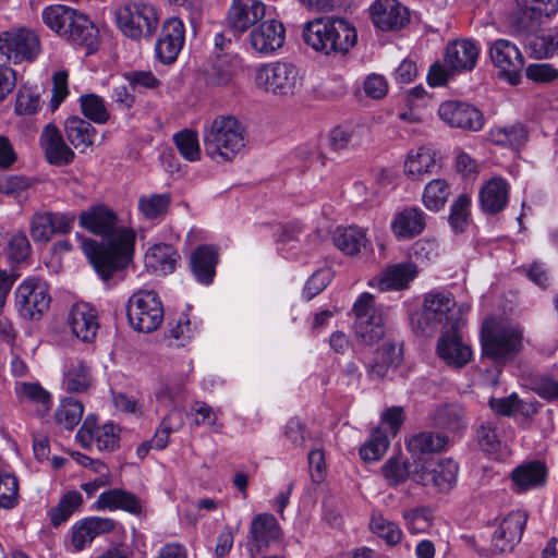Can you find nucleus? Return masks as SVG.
<instances>
[{
	"label": "nucleus",
	"mask_w": 558,
	"mask_h": 558,
	"mask_svg": "<svg viewBox=\"0 0 558 558\" xmlns=\"http://www.w3.org/2000/svg\"><path fill=\"white\" fill-rule=\"evenodd\" d=\"M51 296L48 284L38 278H27L15 290V306L21 317L39 320L49 310Z\"/></svg>",
	"instance_id": "1a4fd4ad"
},
{
	"label": "nucleus",
	"mask_w": 558,
	"mask_h": 558,
	"mask_svg": "<svg viewBox=\"0 0 558 558\" xmlns=\"http://www.w3.org/2000/svg\"><path fill=\"white\" fill-rule=\"evenodd\" d=\"M68 325L76 338L92 342L99 328L97 312L87 303H76L69 312Z\"/></svg>",
	"instance_id": "5701e85b"
},
{
	"label": "nucleus",
	"mask_w": 558,
	"mask_h": 558,
	"mask_svg": "<svg viewBox=\"0 0 558 558\" xmlns=\"http://www.w3.org/2000/svg\"><path fill=\"white\" fill-rule=\"evenodd\" d=\"M438 116L450 128L477 132L484 125L483 113L473 105L459 100L441 102Z\"/></svg>",
	"instance_id": "ddd939ff"
},
{
	"label": "nucleus",
	"mask_w": 558,
	"mask_h": 558,
	"mask_svg": "<svg viewBox=\"0 0 558 558\" xmlns=\"http://www.w3.org/2000/svg\"><path fill=\"white\" fill-rule=\"evenodd\" d=\"M389 439L380 429H374L369 439L361 447L360 456L366 462L378 461L387 451Z\"/></svg>",
	"instance_id": "864d4df0"
},
{
	"label": "nucleus",
	"mask_w": 558,
	"mask_h": 558,
	"mask_svg": "<svg viewBox=\"0 0 558 558\" xmlns=\"http://www.w3.org/2000/svg\"><path fill=\"white\" fill-rule=\"evenodd\" d=\"M416 276V268L411 263L397 264L388 267L377 280L380 291L401 290Z\"/></svg>",
	"instance_id": "e433bc0d"
},
{
	"label": "nucleus",
	"mask_w": 558,
	"mask_h": 558,
	"mask_svg": "<svg viewBox=\"0 0 558 558\" xmlns=\"http://www.w3.org/2000/svg\"><path fill=\"white\" fill-rule=\"evenodd\" d=\"M78 222L89 232L104 238L100 244L89 239L82 241L83 252L104 281L128 267L133 258L136 234L131 228L118 226L113 210L98 205L82 211Z\"/></svg>",
	"instance_id": "f257e3e1"
},
{
	"label": "nucleus",
	"mask_w": 558,
	"mask_h": 558,
	"mask_svg": "<svg viewBox=\"0 0 558 558\" xmlns=\"http://www.w3.org/2000/svg\"><path fill=\"white\" fill-rule=\"evenodd\" d=\"M489 56L500 73L515 85L524 66V59L518 47L509 40L497 39L489 48Z\"/></svg>",
	"instance_id": "dca6fc26"
},
{
	"label": "nucleus",
	"mask_w": 558,
	"mask_h": 558,
	"mask_svg": "<svg viewBox=\"0 0 558 558\" xmlns=\"http://www.w3.org/2000/svg\"><path fill=\"white\" fill-rule=\"evenodd\" d=\"M19 504V480L9 471H0V508L12 509Z\"/></svg>",
	"instance_id": "6e6d98bb"
},
{
	"label": "nucleus",
	"mask_w": 558,
	"mask_h": 558,
	"mask_svg": "<svg viewBox=\"0 0 558 558\" xmlns=\"http://www.w3.org/2000/svg\"><path fill=\"white\" fill-rule=\"evenodd\" d=\"M369 526L374 533L385 539L389 545H397L401 541L402 532L400 527L396 523L386 520L380 514H373Z\"/></svg>",
	"instance_id": "13d9d810"
},
{
	"label": "nucleus",
	"mask_w": 558,
	"mask_h": 558,
	"mask_svg": "<svg viewBox=\"0 0 558 558\" xmlns=\"http://www.w3.org/2000/svg\"><path fill=\"white\" fill-rule=\"evenodd\" d=\"M170 203L168 193L143 195L138 198V210L146 219L155 220L167 213Z\"/></svg>",
	"instance_id": "8fccbe9b"
},
{
	"label": "nucleus",
	"mask_w": 558,
	"mask_h": 558,
	"mask_svg": "<svg viewBox=\"0 0 558 558\" xmlns=\"http://www.w3.org/2000/svg\"><path fill=\"white\" fill-rule=\"evenodd\" d=\"M83 412L84 407L78 400L64 398L57 408L54 421L65 429H73L80 423Z\"/></svg>",
	"instance_id": "de8ad7c7"
},
{
	"label": "nucleus",
	"mask_w": 558,
	"mask_h": 558,
	"mask_svg": "<svg viewBox=\"0 0 558 558\" xmlns=\"http://www.w3.org/2000/svg\"><path fill=\"white\" fill-rule=\"evenodd\" d=\"M32 246L28 238L24 232L14 233L8 243V256L9 258L20 264L27 259L31 255Z\"/></svg>",
	"instance_id": "680f3d73"
},
{
	"label": "nucleus",
	"mask_w": 558,
	"mask_h": 558,
	"mask_svg": "<svg viewBox=\"0 0 558 558\" xmlns=\"http://www.w3.org/2000/svg\"><path fill=\"white\" fill-rule=\"evenodd\" d=\"M437 354L448 366L461 368L471 361L472 350L462 341L458 330H448L438 339Z\"/></svg>",
	"instance_id": "4be33fe9"
},
{
	"label": "nucleus",
	"mask_w": 558,
	"mask_h": 558,
	"mask_svg": "<svg viewBox=\"0 0 558 558\" xmlns=\"http://www.w3.org/2000/svg\"><path fill=\"white\" fill-rule=\"evenodd\" d=\"M459 464L452 458H444L423 464L413 474V481L423 486H433L439 493L451 492L458 482Z\"/></svg>",
	"instance_id": "9b49d317"
},
{
	"label": "nucleus",
	"mask_w": 558,
	"mask_h": 558,
	"mask_svg": "<svg viewBox=\"0 0 558 558\" xmlns=\"http://www.w3.org/2000/svg\"><path fill=\"white\" fill-rule=\"evenodd\" d=\"M64 132L69 143L80 153H86L96 140V129L86 120L70 117L65 120Z\"/></svg>",
	"instance_id": "7c9ffc66"
},
{
	"label": "nucleus",
	"mask_w": 558,
	"mask_h": 558,
	"mask_svg": "<svg viewBox=\"0 0 558 558\" xmlns=\"http://www.w3.org/2000/svg\"><path fill=\"white\" fill-rule=\"evenodd\" d=\"M524 510H515L504 517L492 535L493 550L496 553L511 551L521 541L527 522Z\"/></svg>",
	"instance_id": "2eb2a0df"
},
{
	"label": "nucleus",
	"mask_w": 558,
	"mask_h": 558,
	"mask_svg": "<svg viewBox=\"0 0 558 558\" xmlns=\"http://www.w3.org/2000/svg\"><path fill=\"white\" fill-rule=\"evenodd\" d=\"M116 522L109 518L89 517L76 522L72 527L71 544L75 551L85 548L93 539L111 532Z\"/></svg>",
	"instance_id": "393cba45"
},
{
	"label": "nucleus",
	"mask_w": 558,
	"mask_h": 558,
	"mask_svg": "<svg viewBox=\"0 0 558 558\" xmlns=\"http://www.w3.org/2000/svg\"><path fill=\"white\" fill-rule=\"evenodd\" d=\"M332 270L328 267L316 270L306 281L303 296L310 301L319 294L331 281Z\"/></svg>",
	"instance_id": "052dcab7"
},
{
	"label": "nucleus",
	"mask_w": 558,
	"mask_h": 558,
	"mask_svg": "<svg viewBox=\"0 0 558 558\" xmlns=\"http://www.w3.org/2000/svg\"><path fill=\"white\" fill-rule=\"evenodd\" d=\"M330 145L335 150H341L347 148L350 144L357 145L360 140L357 138L356 131L350 128L339 126L330 133Z\"/></svg>",
	"instance_id": "774afa93"
},
{
	"label": "nucleus",
	"mask_w": 558,
	"mask_h": 558,
	"mask_svg": "<svg viewBox=\"0 0 558 558\" xmlns=\"http://www.w3.org/2000/svg\"><path fill=\"white\" fill-rule=\"evenodd\" d=\"M97 510H124L133 514L141 512L138 498L124 489L113 488L101 493L95 502Z\"/></svg>",
	"instance_id": "c756f323"
},
{
	"label": "nucleus",
	"mask_w": 558,
	"mask_h": 558,
	"mask_svg": "<svg viewBox=\"0 0 558 558\" xmlns=\"http://www.w3.org/2000/svg\"><path fill=\"white\" fill-rule=\"evenodd\" d=\"M179 254L168 244H155L145 254V266L156 275H167L174 270Z\"/></svg>",
	"instance_id": "f704fd0d"
},
{
	"label": "nucleus",
	"mask_w": 558,
	"mask_h": 558,
	"mask_svg": "<svg viewBox=\"0 0 558 558\" xmlns=\"http://www.w3.org/2000/svg\"><path fill=\"white\" fill-rule=\"evenodd\" d=\"M480 48L470 39L456 40L448 45L445 64L452 72L471 71L478 59Z\"/></svg>",
	"instance_id": "a878e982"
},
{
	"label": "nucleus",
	"mask_w": 558,
	"mask_h": 558,
	"mask_svg": "<svg viewBox=\"0 0 558 558\" xmlns=\"http://www.w3.org/2000/svg\"><path fill=\"white\" fill-rule=\"evenodd\" d=\"M286 41V27L275 19L256 24L252 27L247 43L252 50L268 56L279 50Z\"/></svg>",
	"instance_id": "4468645a"
},
{
	"label": "nucleus",
	"mask_w": 558,
	"mask_h": 558,
	"mask_svg": "<svg viewBox=\"0 0 558 558\" xmlns=\"http://www.w3.org/2000/svg\"><path fill=\"white\" fill-rule=\"evenodd\" d=\"M425 226V214L417 207L403 209L396 215L391 222L395 235L403 239H410L420 234Z\"/></svg>",
	"instance_id": "2f4dec72"
},
{
	"label": "nucleus",
	"mask_w": 558,
	"mask_h": 558,
	"mask_svg": "<svg viewBox=\"0 0 558 558\" xmlns=\"http://www.w3.org/2000/svg\"><path fill=\"white\" fill-rule=\"evenodd\" d=\"M509 197V185L502 178H492L480 191V201L482 209L490 215L501 211Z\"/></svg>",
	"instance_id": "c85d7f7f"
},
{
	"label": "nucleus",
	"mask_w": 558,
	"mask_h": 558,
	"mask_svg": "<svg viewBox=\"0 0 558 558\" xmlns=\"http://www.w3.org/2000/svg\"><path fill=\"white\" fill-rule=\"evenodd\" d=\"M330 47L332 53H345L352 48L357 39V34L352 24L345 19L327 17Z\"/></svg>",
	"instance_id": "72a5a7b5"
},
{
	"label": "nucleus",
	"mask_w": 558,
	"mask_h": 558,
	"mask_svg": "<svg viewBox=\"0 0 558 558\" xmlns=\"http://www.w3.org/2000/svg\"><path fill=\"white\" fill-rule=\"evenodd\" d=\"M185 39V29L181 20L170 17L162 24L160 35L155 45L157 59L163 64L173 63Z\"/></svg>",
	"instance_id": "a211bd4d"
},
{
	"label": "nucleus",
	"mask_w": 558,
	"mask_h": 558,
	"mask_svg": "<svg viewBox=\"0 0 558 558\" xmlns=\"http://www.w3.org/2000/svg\"><path fill=\"white\" fill-rule=\"evenodd\" d=\"M82 502L83 497L76 490L68 492L63 495L58 506L53 507L49 512L52 525L59 526L65 522L80 508Z\"/></svg>",
	"instance_id": "3c124183"
},
{
	"label": "nucleus",
	"mask_w": 558,
	"mask_h": 558,
	"mask_svg": "<svg viewBox=\"0 0 558 558\" xmlns=\"http://www.w3.org/2000/svg\"><path fill=\"white\" fill-rule=\"evenodd\" d=\"M435 167L434 154L425 147L410 151L404 161V172L412 180H422L425 174L432 173Z\"/></svg>",
	"instance_id": "4c0bfd02"
},
{
	"label": "nucleus",
	"mask_w": 558,
	"mask_h": 558,
	"mask_svg": "<svg viewBox=\"0 0 558 558\" xmlns=\"http://www.w3.org/2000/svg\"><path fill=\"white\" fill-rule=\"evenodd\" d=\"M373 24L381 31H398L410 20L407 8L397 0H376L369 9Z\"/></svg>",
	"instance_id": "aec40b11"
},
{
	"label": "nucleus",
	"mask_w": 558,
	"mask_h": 558,
	"mask_svg": "<svg viewBox=\"0 0 558 558\" xmlns=\"http://www.w3.org/2000/svg\"><path fill=\"white\" fill-rule=\"evenodd\" d=\"M511 488L517 494L544 486L546 482V468L538 461L526 462L511 471Z\"/></svg>",
	"instance_id": "bb28decb"
},
{
	"label": "nucleus",
	"mask_w": 558,
	"mask_h": 558,
	"mask_svg": "<svg viewBox=\"0 0 558 558\" xmlns=\"http://www.w3.org/2000/svg\"><path fill=\"white\" fill-rule=\"evenodd\" d=\"M327 19H317L308 22L303 29V40L311 46L314 50L325 54L332 53L330 47Z\"/></svg>",
	"instance_id": "ea45409f"
},
{
	"label": "nucleus",
	"mask_w": 558,
	"mask_h": 558,
	"mask_svg": "<svg viewBox=\"0 0 558 558\" xmlns=\"http://www.w3.org/2000/svg\"><path fill=\"white\" fill-rule=\"evenodd\" d=\"M126 314L135 330L151 332L163 320V306L154 291H138L130 298Z\"/></svg>",
	"instance_id": "6e6552de"
},
{
	"label": "nucleus",
	"mask_w": 558,
	"mask_h": 558,
	"mask_svg": "<svg viewBox=\"0 0 558 558\" xmlns=\"http://www.w3.org/2000/svg\"><path fill=\"white\" fill-rule=\"evenodd\" d=\"M434 425L440 429L458 433L466 427L465 410L458 403L438 407L433 414Z\"/></svg>",
	"instance_id": "c9c22d12"
},
{
	"label": "nucleus",
	"mask_w": 558,
	"mask_h": 558,
	"mask_svg": "<svg viewBox=\"0 0 558 558\" xmlns=\"http://www.w3.org/2000/svg\"><path fill=\"white\" fill-rule=\"evenodd\" d=\"M92 385L89 367L83 361L72 362L64 373L63 386L71 392H83Z\"/></svg>",
	"instance_id": "a18cd8bd"
},
{
	"label": "nucleus",
	"mask_w": 558,
	"mask_h": 558,
	"mask_svg": "<svg viewBox=\"0 0 558 558\" xmlns=\"http://www.w3.org/2000/svg\"><path fill=\"white\" fill-rule=\"evenodd\" d=\"M40 51L36 33L29 29H12L0 34V63L33 61Z\"/></svg>",
	"instance_id": "9d476101"
},
{
	"label": "nucleus",
	"mask_w": 558,
	"mask_h": 558,
	"mask_svg": "<svg viewBox=\"0 0 558 558\" xmlns=\"http://www.w3.org/2000/svg\"><path fill=\"white\" fill-rule=\"evenodd\" d=\"M381 475L390 486L403 483L409 476L408 463L400 457H390L380 469Z\"/></svg>",
	"instance_id": "bf43d9fd"
},
{
	"label": "nucleus",
	"mask_w": 558,
	"mask_h": 558,
	"mask_svg": "<svg viewBox=\"0 0 558 558\" xmlns=\"http://www.w3.org/2000/svg\"><path fill=\"white\" fill-rule=\"evenodd\" d=\"M75 45L86 47L88 51L96 49L98 43V29L94 23L83 13L75 11V16L69 23L63 36Z\"/></svg>",
	"instance_id": "cd10ccee"
},
{
	"label": "nucleus",
	"mask_w": 558,
	"mask_h": 558,
	"mask_svg": "<svg viewBox=\"0 0 558 558\" xmlns=\"http://www.w3.org/2000/svg\"><path fill=\"white\" fill-rule=\"evenodd\" d=\"M527 131L520 122L508 126H496L489 132L490 141L500 146L518 147L526 141Z\"/></svg>",
	"instance_id": "c03bdc74"
},
{
	"label": "nucleus",
	"mask_w": 558,
	"mask_h": 558,
	"mask_svg": "<svg viewBox=\"0 0 558 558\" xmlns=\"http://www.w3.org/2000/svg\"><path fill=\"white\" fill-rule=\"evenodd\" d=\"M254 85L265 94L281 99H290L301 92L303 75L301 70L292 62H268L255 69Z\"/></svg>",
	"instance_id": "39448f33"
},
{
	"label": "nucleus",
	"mask_w": 558,
	"mask_h": 558,
	"mask_svg": "<svg viewBox=\"0 0 558 558\" xmlns=\"http://www.w3.org/2000/svg\"><path fill=\"white\" fill-rule=\"evenodd\" d=\"M471 199L469 195L461 194L450 208L449 223L454 232H463L469 223Z\"/></svg>",
	"instance_id": "4d7b16f0"
},
{
	"label": "nucleus",
	"mask_w": 558,
	"mask_h": 558,
	"mask_svg": "<svg viewBox=\"0 0 558 558\" xmlns=\"http://www.w3.org/2000/svg\"><path fill=\"white\" fill-rule=\"evenodd\" d=\"M523 330L518 325L487 318L481 330L482 359L504 365L522 350Z\"/></svg>",
	"instance_id": "20e7f679"
},
{
	"label": "nucleus",
	"mask_w": 558,
	"mask_h": 558,
	"mask_svg": "<svg viewBox=\"0 0 558 558\" xmlns=\"http://www.w3.org/2000/svg\"><path fill=\"white\" fill-rule=\"evenodd\" d=\"M218 253L211 245H199L191 256V268L196 279L208 284L216 274Z\"/></svg>",
	"instance_id": "473e14b6"
},
{
	"label": "nucleus",
	"mask_w": 558,
	"mask_h": 558,
	"mask_svg": "<svg viewBox=\"0 0 558 558\" xmlns=\"http://www.w3.org/2000/svg\"><path fill=\"white\" fill-rule=\"evenodd\" d=\"M449 442L447 436L435 432H422L408 442V448L412 453H435L444 450Z\"/></svg>",
	"instance_id": "79ce46f5"
},
{
	"label": "nucleus",
	"mask_w": 558,
	"mask_h": 558,
	"mask_svg": "<svg viewBox=\"0 0 558 558\" xmlns=\"http://www.w3.org/2000/svg\"><path fill=\"white\" fill-rule=\"evenodd\" d=\"M463 311L449 291L433 290L425 294L422 310L411 317L416 333L432 336L438 331L459 330Z\"/></svg>",
	"instance_id": "f03ea898"
},
{
	"label": "nucleus",
	"mask_w": 558,
	"mask_h": 558,
	"mask_svg": "<svg viewBox=\"0 0 558 558\" xmlns=\"http://www.w3.org/2000/svg\"><path fill=\"white\" fill-rule=\"evenodd\" d=\"M21 402H31L38 405V412L45 414L50 410L51 396L37 383H22L15 388Z\"/></svg>",
	"instance_id": "37998d69"
},
{
	"label": "nucleus",
	"mask_w": 558,
	"mask_h": 558,
	"mask_svg": "<svg viewBox=\"0 0 558 558\" xmlns=\"http://www.w3.org/2000/svg\"><path fill=\"white\" fill-rule=\"evenodd\" d=\"M233 78L232 69L223 62L213 63L205 71V81L209 86L221 87L227 86Z\"/></svg>",
	"instance_id": "0e129e2a"
},
{
	"label": "nucleus",
	"mask_w": 558,
	"mask_h": 558,
	"mask_svg": "<svg viewBox=\"0 0 558 558\" xmlns=\"http://www.w3.org/2000/svg\"><path fill=\"white\" fill-rule=\"evenodd\" d=\"M40 144L50 165L66 166L75 157L73 149L64 142L61 132L53 124H48L44 129Z\"/></svg>",
	"instance_id": "b1692460"
},
{
	"label": "nucleus",
	"mask_w": 558,
	"mask_h": 558,
	"mask_svg": "<svg viewBox=\"0 0 558 558\" xmlns=\"http://www.w3.org/2000/svg\"><path fill=\"white\" fill-rule=\"evenodd\" d=\"M75 9L64 4H52L43 10L41 19L48 28L63 37L69 23L75 16Z\"/></svg>",
	"instance_id": "a19ab883"
},
{
	"label": "nucleus",
	"mask_w": 558,
	"mask_h": 558,
	"mask_svg": "<svg viewBox=\"0 0 558 558\" xmlns=\"http://www.w3.org/2000/svg\"><path fill=\"white\" fill-rule=\"evenodd\" d=\"M76 439L86 448L95 445L100 451H113L119 447V428L112 423L98 426L95 417L87 416L77 430Z\"/></svg>",
	"instance_id": "f3484780"
},
{
	"label": "nucleus",
	"mask_w": 558,
	"mask_h": 558,
	"mask_svg": "<svg viewBox=\"0 0 558 558\" xmlns=\"http://www.w3.org/2000/svg\"><path fill=\"white\" fill-rule=\"evenodd\" d=\"M450 194L451 189L447 181L444 179H435L426 184L422 202L427 209L437 211L445 206Z\"/></svg>",
	"instance_id": "49530a36"
},
{
	"label": "nucleus",
	"mask_w": 558,
	"mask_h": 558,
	"mask_svg": "<svg viewBox=\"0 0 558 558\" xmlns=\"http://www.w3.org/2000/svg\"><path fill=\"white\" fill-rule=\"evenodd\" d=\"M75 215L70 213L41 210L35 213L29 221V233L35 242L47 243L56 235L71 232Z\"/></svg>",
	"instance_id": "f8f14e48"
},
{
	"label": "nucleus",
	"mask_w": 558,
	"mask_h": 558,
	"mask_svg": "<svg viewBox=\"0 0 558 558\" xmlns=\"http://www.w3.org/2000/svg\"><path fill=\"white\" fill-rule=\"evenodd\" d=\"M192 409L195 413V425H208L214 428V432H221L223 425L218 421V412L215 411L209 404L203 401H196Z\"/></svg>",
	"instance_id": "e2e57ef3"
},
{
	"label": "nucleus",
	"mask_w": 558,
	"mask_h": 558,
	"mask_svg": "<svg viewBox=\"0 0 558 558\" xmlns=\"http://www.w3.org/2000/svg\"><path fill=\"white\" fill-rule=\"evenodd\" d=\"M247 130L229 114L217 116L203 131L206 155L216 162L232 161L246 146Z\"/></svg>",
	"instance_id": "7ed1b4c3"
},
{
	"label": "nucleus",
	"mask_w": 558,
	"mask_h": 558,
	"mask_svg": "<svg viewBox=\"0 0 558 558\" xmlns=\"http://www.w3.org/2000/svg\"><path fill=\"white\" fill-rule=\"evenodd\" d=\"M183 425L182 413L173 408L166 417L161 421L158 429L151 438V445L158 450H162L169 442V436L173 432H177Z\"/></svg>",
	"instance_id": "09e8293b"
},
{
	"label": "nucleus",
	"mask_w": 558,
	"mask_h": 558,
	"mask_svg": "<svg viewBox=\"0 0 558 558\" xmlns=\"http://www.w3.org/2000/svg\"><path fill=\"white\" fill-rule=\"evenodd\" d=\"M525 73L529 80L538 84L551 83L558 78V70L549 63L530 64Z\"/></svg>",
	"instance_id": "338daca9"
},
{
	"label": "nucleus",
	"mask_w": 558,
	"mask_h": 558,
	"mask_svg": "<svg viewBox=\"0 0 558 558\" xmlns=\"http://www.w3.org/2000/svg\"><path fill=\"white\" fill-rule=\"evenodd\" d=\"M173 142L185 160L194 162L201 159V146L196 131L182 130L173 135Z\"/></svg>",
	"instance_id": "603ef678"
},
{
	"label": "nucleus",
	"mask_w": 558,
	"mask_h": 558,
	"mask_svg": "<svg viewBox=\"0 0 558 558\" xmlns=\"http://www.w3.org/2000/svg\"><path fill=\"white\" fill-rule=\"evenodd\" d=\"M280 536L277 519L270 513L256 515L250 526L247 550L251 557L257 556L263 548L268 547Z\"/></svg>",
	"instance_id": "412c9836"
},
{
	"label": "nucleus",
	"mask_w": 558,
	"mask_h": 558,
	"mask_svg": "<svg viewBox=\"0 0 558 558\" xmlns=\"http://www.w3.org/2000/svg\"><path fill=\"white\" fill-rule=\"evenodd\" d=\"M402 517L410 532L421 533L429 525L430 512L426 507L421 506L404 511Z\"/></svg>",
	"instance_id": "69168bd1"
},
{
	"label": "nucleus",
	"mask_w": 558,
	"mask_h": 558,
	"mask_svg": "<svg viewBox=\"0 0 558 558\" xmlns=\"http://www.w3.org/2000/svg\"><path fill=\"white\" fill-rule=\"evenodd\" d=\"M355 315L354 332L356 339L365 345H373L385 336L381 310L375 305L374 296L364 292L353 305Z\"/></svg>",
	"instance_id": "0eeeda50"
},
{
	"label": "nucleus",
	"mask_w": 558,
	"mask_h": 558,
	"mask_svg": "<svg viewBox=\"0 0 558 558\" xmlns=\"http://www.w3.org/2000/svg\"><path fill=\"white\" fill-rule=\"evenodd\" d=\"M336 246L347 255L357 254L362 247H366L368 240L365 231L359 227H339L333 233Z\"/></svg>",
	"instance_id": "58836bf2"
},
{
	"label": "nucleus",
	"mask_w": 558,
	"mask_h": 558,
	"mask_svg": "<svg viewBox=\"0 0 558 558\" xmlns=\"http://www.w3.org/2000/svg\"><path fill=\"white\" fill-rule=\"evenodd\" d=\"M266 16V5L262 0H233L227 23L234 32L245 33Z\"/></svg>",
	"instance_id": "6ab92c4d"
},
{
	"label": "nucleus",
	"mask_w": 558,
	"mask_h": 558,
	"mask_svg": "<svg viewBox=\"0 0 558 558\" xmlns=\"http://www.w3.org/2000/svg\"><path fill=\"white\" fill-rule=\"evenodd\" d=\"M120 31L132 39L149 38L156 32L159 17L155 8L145 2H128L116 11Z\"/></svg>",
	"instance_id": "423d86ee"
},
{
	"label": "nucleus",
	"mask_w": 558,
	"mask_h": 558,
	"mask_svg": "<svg viewBox=\"0 0 558 558\" xmlns=\"http://www.w3.org/2000/svg\"><path fill=\"white\" fill-rule=\"evenodd\" d=\"M83 114L98 124H105L109 118V111L101 97L95 94L83 95L80 98Z\"/></svg>",
	"instance_id": "5fc2aeb1"
}]
</instances>
